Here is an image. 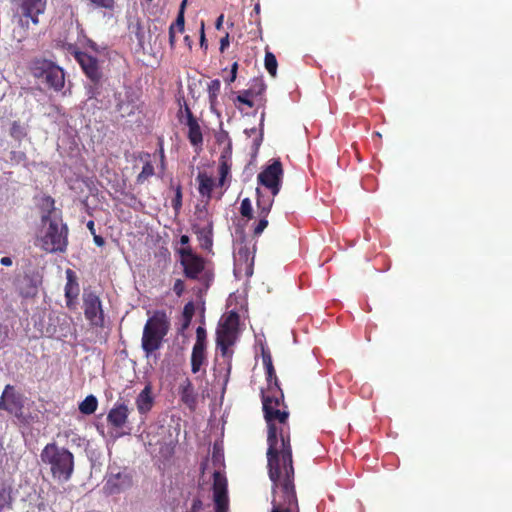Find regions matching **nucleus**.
Instances as JSON below:
<instances>
[{
  "label": "nucleus",
  "instance_id": "obj_1",
  "mask_svg": "<svg viewBox=\"0 0 512 512\" xmlns=\"http://www.w3.org/2000/svg\"><path fill=\"white\" fill-rule=\"evenodd\" d=\"M267 423V469L272 482L271 512H299L295 489V469L287 408L272 410L265 404Z\"/></svg>",
  "mask_w": 512,
  "mask_h": 512
},
{
  "label": "nucleus",
  "instance_id": "obj_2",
  "mask_svg": "<svg viewBox=\"0 0 512 512\" xmlns=\"http://www.w3.org/2000/svg\"><path fill=\"white\" fill-rule=\"evenodd\" d=\"M45 213L41 216L42 227L36 238V245L46 253H64L68 247V226L63 223L61 212L55 209L51 196L43 198Z\"/></svg>",
  "mask_w": 512,
  "mask_h": 512
},
{
  "label": "nucleus",
  "instance_id": "obj_3",
  "mask_svg": "<svg viewBox=\"0 0 512 512\" xmlns=\"http://www.w3.org/2000/svg\"><path fill=\"white\" fill-rule=\"evenodd\" d=\"M43 465L49 468L54 481L65 483L74 473V455L65 447L58 446L55 442L48 443L40 453Z\"/></svg>",
  "mask_w": 512,
  "mask_h": 512
},
{
  "label": "nucleus",
  "instance_id": "obj_4",
  "mask_svg": "<svg viewBox=\"0 0 512 512\" xmlns=\"http://www.w3.org/2000/svg\"><path fill=\"white\" fill-rule=\"evenodd\" d=\"M169 329L170 320L164 310L155 311L146 321L142 333L141 347L147 357L162 347Z\"/></svg>",
  "mask_w": 512,
  "mask_h": 512
},
{
  "label": "nucleus",
  "instance_id": "obj_5",
  "mask_svg": "<svg viewBox=\"0 0 512 512\" xmlns=\"http://www.w3.org/2000/svg\"><path fill=\"white\" fill-rule=\"evenodd\" d=\"M31 75L40 80L49 89L60 92L65 86V72L53 61L36 57L29 63Z\"/></svg>",
  "mask_w": 512,
  "mask_h": 512
},
{
  "label": "nucleus",
  "instance_id": "obj_6",
  "mask_svg": "<svg viewBox=\"0 0 512 512\" xmlns=\"http://www.w3.org/2000/svg\"><path fill=\"white\" fill-rule=\"evenodd\" d=\"M239 314L230 311L223 316L219 322L216 331V345L220 349L223 357L231 356L232 352L229 348L233 346L237 340L239 332Z\"/></svg>",
  "mask_w": 512,
  "mask_h": 512
},
{
  "label": "nucleus",
  "instance_id": "obj_7",
  "mask_svg": "<svg viewBox=\"0 0 512 512\" xmlns=\"http://www.w3.org/2000/svg\"><path fill=\"white\" fill-rule=\"evenodd\" d=\"M47 0H16L15 14L18 24L23 28H29L30 23L39 24V16L46 10Z\"/></svg>",
  "mask_w": 512,
  "mask_h": 512
},
{
  "label": "nucleus",
  "instance_id": "obj_8",
  "mask_svg": "<svg viewBox=\"0 0 512 512\" xmlns=\"http://www.w3.org/2000/svg\"><path fill=\"white\" fill-rule=\"evenodd\" d=\"M256 253V242L248 240L243 235L237 242L236 252L234 253L235 271L243 273L250 277L253 274L254 260Z\"/></svg>",
  "mask_w": 512,
  "mask_h": 512
},
{
  "label": "nucleus",
  "instance_id": "obj_9",
  "mask_svg": "<svg viewBox=\"0 0 512 512\" xmlns=\"http://www.w3.org/2000/svg\"><path fill=\"white\" fill-rule=\"evenodd\" d=\"M185 277L196 280L205 268L204 259L193 252L190 246L177 249Z\"/></svg>",
  "mask_w": 512,
  "mask_h": 512
},
{
  "label": "nucleus",
  "instance_id": "obj_10",
  "mask_svg": "<svg viewBox=\"0 0 512 512\" xmlns=\"http://www.w3.org/2000/svg\"><path fill=\"white\" fill-rule=\"evenodd\" d=\"M85 318L92 326L102 328L105 317L100 297L95 292H85L83 295Z\"/></svg>",
  "mask_w": 512,
  "mask_h": 512
},
{
  "label": "nucleus",
  "instance_id": "obj_11",
  "mask_svg": "<svg viewBox=\"0 0 512 512\" xmlns=\"http://www.w3.org/2000/svg\"><path fill=\"white\" fill-rule=\"evenodd\" d=\"M71 54L74 56L75 60L80 65L85 76L94 85H98L103 76L98 59L88 54L87 52L80 51L76 48L73 49Z\"/></svg>",
  "mask_w": 512,
  "mask_h": 512
},
{
  "label": "nucleus",
  "instance_id": "obj_12",
  "mask_svg": "<svg viewBox=\"0 0 512 512\" xmlns=\"http://www.w3.org/2000/svg\"><path fill=\"white\" fill-rule=\"evenodd\" d=\"M283 175L282 164L279 160L273 161L272 164L267 166L257 176L258 183L265 186L271 191L270 198H273L279 193L281 188V180Z\"/></svg>",
  "mask_w": 512,
  "mask_h": 512
},
{
  "label": "nucleus",
  "instance_id": "obj_13",
  "mask_svg": "<svg viewBox=\"0 0 512 512\" xmlns=\"http://www.w3.org/2000/svg\"><path fill=\"white\" fill-rule=\"evenodd\" d=\"M23 396L16 392L14 386L6 385L0 397V409L21 420L23 418Z\"/></svg>",
  "mask_w": 512,
  "mask_h": 512
},
{
  "label": "nucleus",
  "instance_id": "obj_14",
  "mask_svg": "<svg viewBox=\"0 0 512 512\" xmlns=\"http://www.w3.org/2000/svg\"><path fill=\"white\" fill-rule=\"evenodd\" d=\"M257 194V209L259 221L253 229V236H260L268 226V215L273 205V198L262 194L259 188L256 189Z\"/></svg>",
  "mask_w": 512,
  "mask_h": 512
},
{
  "label": "nucleus",
  "instance_id": "obj_15",
  "mask_svg": "<svg viewBox=\"0 0 512 512\" xmlns=\"http://www.w3.org/2000/svg\"><path fill=\"white\" fill-rule=\"evenodd\" d=\"M65 274H66V279H67L65 289H64L66 306L69 309H75L77 298L80 293L78 279H77L76 273L70 268H68L65 271Z\"/></svg>",
  "mask_w": 512,
  "mask_h": 512
},
{
  "label": "nucleus",
  "instance_id": "obj_16",
  "mask_svg": "<svg viewBox=\"0 0 512 512\" xmlns=\"http://www.w3.org/2000/svg\"><path fill=\"white\" fill-rule=\"evenodd\" d=\"M129 408L123 402H117L107 414V422L115 429H122L127 423Z\"/></svg>",
  "mask_w": 512,
  "mask_h": 512
},
{
  "label": "nucleus",
  "instance_id": "obj_17",
  "mask_svg": "<svg viewBox=\"0 0 512 512\" xmlns=\"http://www.w3.org/2000/svg\"><path fill=\"white\" fill-rule=\"evenodd\" d=\"M131 485V479L127 474L118 472L110 474L105 482L104 490L107 494H118Z\"/></svg>",
  "mask_w": 512,
  "mask_h": 512
},
{
  "label": "nucleus",
  "instance_id": "obj_18",
  "mask_svg": "<svg viewBox=\"0 0 512 512\" xmlns=\"http://www.w3.org/2000/svg\"><path fill=\"white\" fill-rule=\"evenodd\" d=\"M263 413H265V404H269L272 410L287 408L284 403V394L280 387L262 390Z\"/></svg>",
  "mask_w": 512,
  "mask_h": 512
},
{
  "label": "nucleus",
  "instance_id": "obj_19",
  "mask_svg": "<svg viewBox=\"0 0 512 512\" xmlns=\"http://www.w3.org/2000/svg\"><path fill=\"white\" fill-rule=\"evenodd\" d=\"M179 395L182 403L190 410H194L197 405V394L195 393L192 381L185 378L179 386Z\"/></svg>",
  "mask_w": 512,
  "mask_h": 512
},
{
  "label": "nucleus",
  "instance_id": "obj_20",
  "mask_svg": "<svg viewBox=\"0 0 512 512\" xmlns=\"http://www.w3.org/2000/svg\"><path fill=\"white\" fill-rule=\"evenodd\" d=\"M213 500L214 503L229 502L227 493V480L218 471L213 474Z\"/></svg>",
  "mask_w": 512,
  "mask_h": 512
},
{
  "label": "nucleus",
  "instance_id": "obj_21",
  "mask_svg": "<svg viewBox=\"0 0 512 512\" xmlns=\"http://www.w3.org/2000/svg\"><path fill=\"white\" fill-rule=\"evenodd\" d=\"M213 227L210 224L208 226H201L200 224H193V232L197 235L200 247L204 250H211L213 246Z\"/></svg>",
  "mask_w": 512,
  "mask_h": 512
},
{
  "label": "nucleus",
  "instance_id": "obj_22",
  "mask_svg": "<svg viewBox=\"0 0 512 512\" xmlns=\"http://www.w3.org/2000/svg\"><path fill=\"white\" fill-rule=\"evenodd\" d=\"M196 180L199 184L198 191L201 196L206 197V204L212 197V191L215 186L214 179L205 172H199Z\"/></svg>",
  "mask_w": 512,
  "mask_h": 512
},
{
  "label": "nucleus",
  "instance_id": "obj_23",
  "mask_svg": "<svg viewBox=\"0 0 512 512\" xmlns=\"http://www.w3.org/2000/svg\"><path fill=\"white\" fill-rule=\"evenodd\" d=\"M188 126V139L193 146H200L203 143V135L200 125L194 115L189 114V119L185 121Z\"/></svg>",
  "mask_w": 512,
  "mask_h": 512
},
{
  "label": "nucleus",
  "instance_id": "obj_24",
  "mask_svg": "<svg viewBox=\"0 0 512 512\" xmlns=\"http://www.w3.org/2000/svg\"><path fill=\"white\" fill-rule=\"evenodd\" d=\"M136 406L140 414H146L153 406V397L151 396V387L149 385L139 393L136 398Z\"/></svg>",
  "mask_w": 512,
  "mask_h": 512
},
{
  "label": "nucleus",
  "instance_id": "obj_25",
  "mask_svg": "<svg viewBox=\"0 0 512 512\" xmlns=\"http://www.w3.org/2000/svg\"><path fill=\"white\" fill-rule=\"evenodd\" d=\"M206 361V347L193 346L191 354V371L196 374Z\"/></svg>",
  "mask_w": 512,
  "mask_h": 512
},
{
  "label": "nucleus",
  "instance_id": "obj_26",
  "mask_svg": "<svg viewBox=\"0 0 512 512\" xmlns=\"http://www.w3.org/2000/svg\"><path fill=\"white\" fill-rule=\"evenodd\" d=\"M230 158L231 145L229 144L228 147L222 152L219 158V176L227 178V176L229 175L231 170Z\"/></svg>",
  "mask_w": 512,
  "mask_h": 512
},
{
  "label": "nucleus",
  "instance_id": "obj_27",
  "mask_svg": "<svg viewBox=\"0 0 512 512\" xmlns=\"http://www.w3.org/2000/svg\"><path fill=\"white\" fill-rule=\"evenodd\" d=\"M98 407V400L94 395H88L80 404L79 411L84 415L93 414Z\"/></svg>",
  "mask_w": 512,
  "mask_h": 512
},
{
  "label": "nucleus",
  "instance_id": "obj_28",
  "mask_svg": "<svg viewBox=\"0 0 512 512\" xmlns=\"http://www.w3.org/2000/svg\"><path fill=\"white\" fill-rule=\"evenodd\" d=\"M195 314V306L193 302H188L184 305L182 312V324H181V332H184L191 324L192 318Z\"/></svg>",
  "mask_w": 512,
  "mask_h": 512
},
{
  "label": "nucleus",
  "instance_id": "obj_29",
  "mask_svg": "<svg viewBox=\"0 0 512 512\" xmlns=\"http://www.w3.org/2000/svg\"><path fill=\"white\" fill-rule=\"evenodd\" d=\"M196 220L197 224L201 226H208L209 223L213 225L212 216L207 209V204L205 203L203 206H196Z\"/></svg>",
  "mask_w": 512,
  "mask_h": 512
},
{
  "label": "nucleus",
  "instance_id": "obj_30",
  "mask_svg": "<svg viewBox=\"0 0 512 512\" xmlns=\"http://www.w3.org/2000/svg\"><path fill=\"white\" fill-rule=\"evenodd\" d=\"M13 497L12 489L9 486H2L0 488V512L4 509H10L12 507Z\"/></svg>",
  "mask_w": 512,
  "mask_h": 512
},
{
  "label": "nucleus",
  "instance_id": "obj_31",
  "mask_svg": "<svg viewBox=\"0 0 512 512\" xmlns=\"http://www.w3.org/2000/svg\"><path fill=\"white\" fill-rule=\"evenodd\" d=\"M265 90L266 84L261 78L253 79L249 88L247 89V91L250 93V96H253L254 98L263 95Z\"/></svg>",
  "mask_w": 512,
  "mask_h": 512
},
{
  "label": "nucleus",
  "instance_id": "obj_32",
  "mask_svg": "<svg viewBox=\"0 0 512 512\" xmlns=\"http://www.w3.org/2000/svg\"><path fill=\"white\" fill-rule=\"evenodd\" d=\"M264 65H265V68L268 71V73L272 77H275L277 74L278 63H277V59H276L275 55L272 52L266 51Z\"/></svg>",
  "mask_w": 512,
  "mask_h": 512
},
{
  "label": "nucleus",
  "instance_id": "obj_33",
  "mask_svg": "<svg viewBox=\"0 0 512 512\" xmlns=\"http://www.w3.org/2000/svg\"><path fill=\"white\" fill-rule=\"evenodd\" d=\"M265 370H266V380L268 383L267 389H269L271 387H273V388L280 387L274 366L272 365V366L265 367Z\"/></svg>",
  "mask_w": 512,
  "mask_h": 512
},
{
  "label": "nucleus",
  "instance_id": "obj_34",
  "mask_svg": "<svg viewBox=\"0 0 512 512\" xmlns=\"http://www.w3.org/2000/svg\"><path fill=\"white\" fill-rule=\"evenodd\" d=\"M221 83L219 79H214L208 84V94L210 102L213 103L216 101L219 93H220Z\"/></svg>",
  "mask_w": 512,
  "mask_h": 512
},
{
  "label": "nucleus",
  "instance_id": "obj_35",
  "mask_svg": "<svg viewBox=\"0 0 512 512\" xmlns=\"http://www.w3.org/2000/svg\"><path fill=\"white\" fill-rule=\"evenodd\" d=\"M185 29V16L178 13L175 21L170 25L169 30L175 33H183Z\"/></svg>",
  "mask_w": 512,
  "mask_h": 512
},
{
  "label": "nucleus",
  "instance_id": "obj_36",
  "mask_svg": "<svg viewBox=\"0 0 512 512\" xmlns=\"http://www.w3.org/2000/svg\"><path fill=\"white\" fill-rule=\"evenodd\" d=\"M152 175H154V167L152 163L148 161L143 165L142 171L137 176V181L142 183Z\"/></svg>",
  "mask_w": 512,
  "mask_h": 512
},
{
  "label": "nucleus",
  "instance_id": "obj_37",
  "mask_svg": "<svg viewBox=\"0 0 512 512\" xmlns=\"http://www.w3.org/2000/svg\"><path fill=\"white\" fill-rule=\"evenodd\" d=\"M172 208L175 211V214H179L182 208V187L178 185L175 189V196L171 202Z\"/></svg>",
  "mask_w": 512,
  "mask_h": 512
},
{
  "label": "nucleus",
  "instance_id": "obj_38",
  "mask_svg": "<svg viewBox=\"0 0 512 512\" xmlns=\"http://www.w3.org/2000/svg\"><path fill=\"white\" fill-rule=\"evenodd\" d=\"M180 109L178 111V119L181 123H185L189 119V114L193 115L190 107L186 103L185 100H183V103L179 101Z\"/></svg>",
  "mask_w": 512,
  "mask_h": 512
},
{
  "label": "nucleus",
  "instance_id": "obj_39",
  "mask_svg": "<svg viewBox=\"0 0 512 512\" xmlns=\"http://www.w3.org/2000/svg\"><path fill=\"white\" fill-rule=\"evenodd\" d=\"M252 204L249 198H245L241 201L240 205V213L243 217L251 219L253 217L252 214Z\"/></svg>",
  "mask_w": 512,
  "mask_h": 512
},
{
  "label": "nucleus",
  "instance_id": "obj_40",
  "mask_svg": "<svg viewBox=\"0 0 512 512\" xmlns=\"http://www.w3.org/2000/svg\"><path fill=\"white\" fill-rule=\"evenodd\" d=\"M253 98V96H250L249 91L245 89L242 92H240V94L236 97V101L248 106L249 108H252L254 106V102L252 100Z\"/></svg>",
  "mask_w": 512,
  "mask_h": 512
},
{
  "label": "nucleus",
  "instance_id": "obj_41",
  "mask_svg": "<svg viewBox=\"0 0 512 512\" xmlns=\"http://www.w3.org/2000/svg\"><path fill=\"white\" fill-rule=\"evenodd\" d=\"M95 8H103L107 10H113L115 0H89Z\"/></svg>",
  "mask_w": 512,
  "mask_h": 512
},
{
  "label": "nucleus",
  "instance_id": "obj_42",
  "mask_svg": "<svg viewBox=\"0 0 512 512\" xmlns=\"http://www.w3.org/2000/svg\"><path fill=\"white\" fill-rule=\"evenodd\" d=\"M194 346L206 347V330L201 326L196 330V342Z\"/></svg>",
  "mask_w": 512,
  "mask_h": 512
},
{
  "label": "nucleus",
  "instance_id": "obj_43",
  "mask_svg": "<svg viewBox=\"0 0 512 512\" xmlns=\"http://www.w3.org/2000/svg\"><path fill=\"white\" fill-rule=\"evenodd\" d=\"M10 134L13 138L18 140H20L25 135L22 127L16 122L13 123Z\"/></svg>",
  "mask_w": 512,
  "mask_h": 512
},
{
  "label": "nucleus",
  "instance_id": "obj_44",
  "mask_svg": "<svg viewBox=\"0 0 512 512\" xmlns=\"http://www.w3.org/2000/svg\"><path fill=\"white\" fill-rule=\"evenodd\" d=\"M185 290V283L181 279H177L173 285V291L174 293L180 297L182 296L183 292Z\"/></svg>",
  "mask_w": 512,
  "mask_h": 512
},
{
  "label": "nucleus",
  "instance_id": "obj_45",
  "mask_svg": "<svg viewBox=\"0 0 512 512\" xmlns=\"http://www.w3.org/2000/svg\"><path fill=\"white\" fill-rule=\"evenodd\" d=\"M11 160L15 161L16 163H21L26 160V154L24 152H11Z\"/></svg>",
  "mask_w": 512,
  "mask_h": 512
},
{
  "label": "nucleus",
  "instance_id": "obj_46",
  "mask_svg": "<svg viewBox=\"0 0 512 512\" xmlns=\"http://www.w3.org/2000/svg\"><path fill=\"white\" fill-rule=\"evenodd\" d=\"M205 24L204 21H201V27H200V46L201 48L207 49V42L205 38Z\"/></svg>",
  "mask_w": 512,
  "mask_h": 512
},
{
  "label": "nucleus",
  "instance_id": "obj_47",
  "mask_svg": "<svg viewBox=\"0 0 512 512\" xmlns=\"http://www.w3.org/2000/svg\"><path fill=\"white\" fill-rule=\"evenodd\" d=\"M215 504V512H228L229 502H220Z\"/></svg>",
  "mask_w": 512,
  "mask_h": 512
},
{
  "label": "nucleus",
  "instance_id": "obj_48",
  "mask_svg": "<svg viewBox=\"0 0 512 512\" xmlns=\"http://www.w3.org/2000/svg\"><path fill=\"white\" fill-rule=\"evenodd\" d=\"M229 46V34L226 33L224 37L220 40V51L224 52V50Z\"/></svg>",
  "mask_w": 512,
  "mask_h": 512
},
{
  "label": "nucleus",
  "instance_id": "obj_49",
  "mask_svg": "<svg viewBox=\"0 0 512 512\" xmlns=\"http://www.w3.org/2000/svg\"><path fill=\"white\" fill-rule=\"evenodd\" d=\"M264 117H265V112H263V113L261 114V120H260V126H261V127L263 126ZM262 139H263V131H262V129H261V130H260V133H259L258 138L255 140V145H256V146H259V145H260V143H261V141H262Z\"/></svg>",
  "mask_w": 512,
  "mask_h": 512
},
{
  "label": "nucleus",
  "instance_id": "obj_50",
  "mask_svg": "<svg viewBox=\"0 0 512 512\" xmlns=\"http://www.w3.org/2000/svg\"><path fill=\"white\" fill-rule=\"evenodd\" d=\"M262 360H263L264 367H268V366H272L273 365L272 358H271V355L269 353H267V354L263 353Z\"/></svg>",
  "mask_w": 512,
  "mask_h": 512
},
{
  "label": "nucleus",
  "instance_id": "obj_51",
  "mask_svg": "<svg viewBox=\"0 0 512 512\" xmlns=\"http://www.w3.org/2000/svg\"><path fill=\"white\" fill-rule=\"evenodd\" d=\"M93 240H94V243L99 247H102L105 244L104 238L100 235L94 234Z\"/></svg>",
  "mask_w": 512,
  "mask_h": 512
},
{
  "label": "nucleus",
  "instance_id": "obj_52",
  "mask_svg": "<svg viewBox=\"0 0 512 512\" xmlns=\"http://www.w3.org/2000/svg\"><path fill=\"white\" fill-rule=\"evenodd\" d=\"M169 45H170L171 49H174L176 46V33L171 32L170 30H169Z\"/></svg>",
  "mask_w": 512,
  "mask_h": 512
},
{
  "label": "nucleus",
  "instance_id": "obj_53",
  "mask_svg": "<svg viewBox=\"0 0 512 512\" xmlns=\"http://www.w3.org/2000/svg\"><path fill=\"white\" fill-rule=\"evenodd\" d=\"M238 70V63L234 62L231 66L232 80H236Z\"/></svg>",
  "mask_w": 512,
  "mask_h": 512
},
{
  "label": "nucleus",
  "instance_id": "obj_54",
  "mask_svg": "<svg viewBox=\"0 0 512 512\" xmlns=\"http://www.w3.org/2000/svg\"><path fill=\"white\" fill-rule=\"evenodd\" d=\"M0 263L3 266H11L13 262H12V259L10 257L6 256V257L1 258Z\"/></svg>",
  "mask_w": 512,
  "mask_h": 512
},
{
  "label": "nucleus",
  "instance_id": "obj_55",
  "mask_svg": "<svg viewBox=\"0 0 512 512\" xmlns=\"http://www.w3.org/2000/svg\"><path fill=\"white\" fill-rule=\"evenodd\" d=\"M189 242H190V238H189V236H187V235H182V236L180 237V243H181V245H183V246H185V247H188V246H189V245H188V244H189Z\"/></svg>",
  "mask_w": 512,
  "mask_h": 512
},
{
  "label": "nucleus",
  "instance_id": "obj_56",
  "mask_svg": "<svg viewBox=\"0 0 512 512\" xmlns=\"http://www.w3.org/2000/svg\"><path fill=\"white\" fill-rule=\"evenodd\" d=\"M223 20H224V15H223V14H221V15L217 18V20H216V22H215V27H216V29H218V30H219V29H221V28H222Z\"/></svg>",
  "mask_w": 512,
  "mask_h": 512
},
{
  "label": "nucleus",
  "instance_id": "obj_57",
  "mask_svg": "<svg viewBox=\"0 0 512 512\" xmlns=\"http://www.w3.org/2000/svg\"><path fill=\"white\" fill-rule=\"evenodd\" d=\"M87 228L89 229V231L91 232L92 235L96 234L94 221H92V220L88 221Z\"/></svg>",
  "mask_w": 512,
  "mask_h": 512
},
{
  "label": "nucleus",
  "instance_id": "obj_58",
  "mask_svg": "<svg viewBox=\"0 0 512 512\" xmlns=\"http://www.w3.org/2000/svg\"><path fill=\"white\" fill-rule=\"evenodd\" d=\"M186 5H187V0H182L178 13H182L184 15Z\"/></svg>",
  "mask_w": 512,
  "mask_h": 512
},
{
  "label": "nucleus",
  "instance_id": "obj_59",
  "mask_svg": "<svg viewBox=\"0 0 512 512\" xmlns=\"http://www.w3.org/2000/svg\"><path fill=\"white\" fill-rule=\"evenodd\" d=\"M184 42L188 46V48L191 49L193 42H192V39L190 38V36L186 35L184 37Z\"/></svg>",
  "mask_w": 512,
  "mask_h": 512
},
{
  "label": "nucleus",
  "instance_id": "obj_60",
  "mask_svg": "<svg viewBox=\"0 0 512 512\" xmlns=\"http://www.w3.org/2000/svg\"><path fill=\"white\" fill-rule=\"evenodd\" d=\"M244 132L248 137H250L257 132V129L256 128L246 129Z\"/></svg>",
  "mask_w": 512,
  "mask_h": 512
},
{
  "label": "nucleus",
  "instance_id": "obj_61",
  "mask_svg": "<svg viewBox=\"0 0 512 512\" xmlns=\"http://www.w3.org/2000/svg\"><path fill=\"white\" fill-rule=\"evenodd\" d=\"M260 10H261V8H260V3H256V4L254 5V8H253V12L255 13V15H256V16H259V14H260Z\"/></svg>",
  "mask_w": 512,
  "mask_h": 512
},
{
  "label": "nucleus",
  "instance_id": "obj_62",
  "mask_svg": "<svg viewBox=\"0 0 512 512\" xmlns=\"http://www.w3.org/2000/svg\"><path fill=\"white\" fill-rule=\"evenodd\" d=\"M226 182V178L219 176L218 186H224Z\"/></svg>",
  "mask_w": 512,
  "mask_h": 512
},
{
  "label": "nucleus",
  "instance_id": "obj_63",
  "mask_svg": "<svg viewBox=\"0 0 512 512\" xmlns=\"http://www.w3.org/2000/svg\"><path fill=\"white\" fill-rule=\"evenodd\" d=\"M88 44H89V47H90V48H92L93 50H96V44H95L93 41H91V40H90V41L88 42Z\"/></svg>",
  "mask_w": 512,
  "mask_h": 512
},
{
  "label": "nucleus",
  "instance_id": "obj_64",
  "mask_svg": "<svg viewBox=\"0 0 512 512\" xmlns=\"http://www.w3.org/2000/svg\"><path fill=\"white\" fill-rule=\"evenodd\" d=\"M225 81L230 84L232 82H234L235 80H232V74L230 73L229 77L225 79Z\"/></svg>",
  "mask_w": 512,
  "mask_h": 512
}]
</instances>
